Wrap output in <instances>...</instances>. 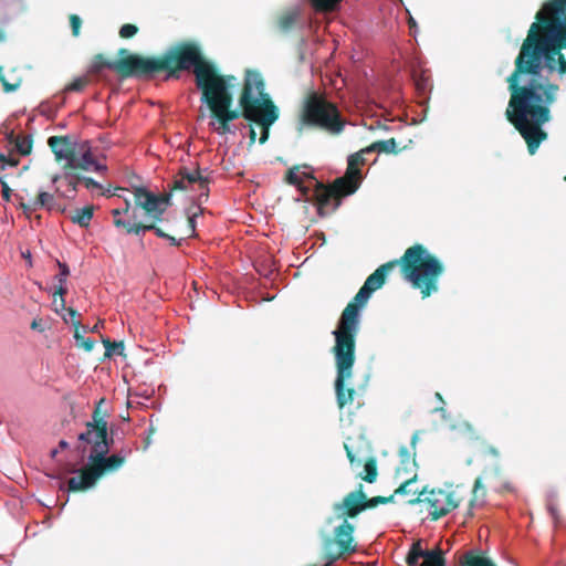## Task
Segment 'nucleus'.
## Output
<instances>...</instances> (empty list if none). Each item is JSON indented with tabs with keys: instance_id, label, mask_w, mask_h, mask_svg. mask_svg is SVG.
<instances>
[{
	"instance_id": "obj_1",
	"label": "nucleus",
	"mask_w": 566,
	"mask_h": 566,
	"mask_svg": "<svg viewBox=\"0 0 566 566\" xmlns=\"http://www.w3.org/2000/svg\"><path fill=\"white\" fill-rule=\"evenodd\" d=\"M520 53L515 69L506 78L510 101L506 119L516 128L534 155L547 133L542 126L551 120V106L559 90L542 76V61L549 71L559 65L560 50L566 49V0H551L536 13Z\"/></svg>"
},
{
	"instance_id": "obj_2",
	"label": "nucleus",
	"mask_w": 566,
	"mask_h": 566,
	"mask_svg": "<svg viewBox=\"0 0 566 566\" xmlns=\"http://www.w3.org/2000/svg\"><path fill=\"white\" fill-rule=\"evenodd\" d=\"M400 266L401 274L422 298L439 291V280L444 272L443 263L429 250L416 243L409 247L400 259L381 264L365 281L354 298L343 310L333 334L356 338L360 325V310L366 306L371 294L381 289L387 275Z\"/></svg>"
},
{
	"instance_id": "obj_3",
	"label": "nucleus",
	"mask_w": 566,
	"mask_h": 566,
	"mask_svg": "<svg viewBox=\"0 0 566 566\" xmlns=\"http://www.w3.org/2000/svg\"><path fill=\"white\" fill-rule=\"evenodd\" d=\"M211 92L200 99L209 109V127L220 136L234 134L231 123L243 117L249 123L261 127L260 144L266 143L270 127L277 120L280 111L265 91V82L259 71L247 70L239 106L233 107V95L228 94L223 86H213Z\"/></svg>"
},
{
	"instance_id": "obj_4",
	"label": "nucleus",
	"mask_w": 566,
	"mask_h": 566,
	"mask_svg": "<svg viewBox=\"0 0 566 566\" xmlns=\"http://www.w3.org/2000/svg\"><path fill=\"white\" fill-rule=\"evenodd\" d=\"M199 43L180 41L159 56H142L143 77H153L165 72L166 78H179L184 71L192 70L196 87L206 85L211 77V66Z\"/></svg>"
},
{
	"instance_id": "obj_5",
	"label": "nucleus",
	"mask_w": 566,
	"mask_h": 566,
	"mask_svg": "<svg viewBox=\"0 0 566 566\" xmlns=\"http://www.w3.org/2000/svg\"><path fill=\"white\" fill-rule=\"evenodd\" d=\"M300 124L305 127L323 130L332 136L340 135L347 124L336 103L325 94L310 92L300 111Z\"/></svg>"
},
{
	"instance_id": "obj_6",
	"label": "nucleus",
	"mask_w": 566,
	"mask_h": 566,
	"mask_svg": "<svg viewBox=\"0 0 566 566\" xmlns=\"http://www.w3.org/2000/svg\"><path fill=\"white\" fill-rule=\"evenodd\" d=\"M335 345L332 349L335 357L336 379L335 394L339 409L353 405L356 390L347 387V381L353 377V367L356 360V338L333 334Z\"/></svg>"
},
{
	"instance_id": "obj_7",
	"label": "nucleus",
	"mask_w": 566,
	"mask_h": 566,
	"mask_svg": "<svg viewBox=\"0 0 566 566\" xmlns=\"http://www.w3.org/2000/svg\"><path fill=\"white\" fill-rule=\"evenodd\" d=\"M365 153H368L366 148L350 155L347 160L345 175L336 178L332 185L316 184L315 196L319 210L328 207L332 199L337 201V207L340 198L353 195L359 188L363 179L359 166L366 163L364 158Z\"/></svg>"
},
{
	"instance_id": "obj_8",
	"label": "nucleus",
	"mask_w": 566,
	"mask_h": 566,
	"mask_svg": "<svg viewBox=\"0 0 566 566\" xmlns=\"http://www.w3.org/2000/svg\"><path fill=\"white\" fill-rule=\"evenodd\" d=\"M126 461L124 454H90L88 462L67 482L69 491L82 492L91 489L105 473L117 471Z\"/></svg>"
},
{
	"instance_id": "obj_9",
	"label": "nucleus",
	"mask_w": 566,
	"mask_h": 566,
	"mask_svg": "<svg viewBox=\"0 0 566 566\" xmlns=\"http://www.w3.org/2000/svg\"><path fill=\"white\" fill-rule=\"evenodd\" d=\"M355 526L349 521H342L333 534L322 536L323 566H333L338 559L357 552L358 545L354 537Z\"/></svg>"
},
{
	"instance_id": "obj_10",
	"label": "nucleus",
	"mask_w": 566,
	"mask_h": 566,
	"mask_svg": "<svg viewBox=\"0 0 566 566\" xmlns=\"http://www.w3.org/2000/svg\"><path fill=\"white\" fill-rule=\"evenodd\" d=\"M118 55L122 59L117 61L108 60L104 54L94 55L88 67V74L96 75L104 69L116 71L122 77H143L142 55L129 54L127 49H120Z\"/></svg>"
},
{
	"instance_id": "obj_11",
	"label": "nucleus",
	"mask_w": 566,
	"mask_h": 566,
	"mask_svg": "<svg viewBox=\"0 0 566 566\" xmlns=\"http://www.w3.org/2000/svg\"><path fill=\"white\" fill-rule=\"evenodd\" d=\"M460 502L461 499L455 491L443 489H423L416 499L409 501L410 504H424L432 521L449 514Z\"/></svg>"
},
{
	"instance_id": "obj_12",
	"label": "nucleus",
	"mask_w": 566,
	"mask_h": 566,
	"mask_svg": "<svg viewBox=\"0 0 566 566\" xmlns=\"http://www.w3.org/2000/svg\"><path fill=\"white\" fill-rule=\"evenodd\" d=\"M135 208H140L145 211L147 221L145 224H155L161 220L164 212L169 205L170 193L155 195L144 187H134L133 190Z\"/></svg>"
},
{
	"instance_id": "obj_13",
	"label": "nucleus",
	"mask_w": 566,
	"mask_h": 566,
	"mask_svg": "<svg viewBox=\"0 0 566 566\" xmlns=\"http://www.w3.org/2000/svg\"><path fill=\"white\" fill-rule=\"evenodd\" d=\"M333 511L337 518L342 521L355 518L366 511L364 485L359 484L355 491L347 493L340 502L334 503Z\"/></svg>"
},
{
	"instance_id": "obj_14",
	"label": "nucleus",
	"mask_w": 566,
	"mask_h": 566,
	"mask_svg": "<svg viewBox=\"0 0 566 566\" xmlns=\"http://www.w3.org/2000/svg\"><path fill=\"white\" fill-rule=\"evenodd\" d=\"M406 563L408 566H446L447 559L441 548L423 549L421 541H416L408 551Z\"/></svg>"
},
{
	"instance_id": "obj_15",
	"label": "nucleus",
	"mask_w": 566,
	"mask_h": 566,
	"mask_svg": "<svg viewBox=\"0 0 566 566\" xmlns=\"http://www.w3.org/2000/svg\"><path fill=\"white\" fill-rule=\"evenodd\" d=\"M284 180L289 185L297 187L305 201L314 202L317 205L315 190L316 184L321 182L315 179L311 171H301L300 166H294L286 171Z\"/></svg>"
},
{
	"instance_id": "obj_16",
	"label": "nucleus",
	"mask_w": 566,
	"mask_h": 566,
	"mask_svg": "<svg viewBox=\"0 0 566 566\" xmlns=\"http://www.w3.org/2000/svg\"><path fill=\"white\" fill-rule=\"evenodd\" d=\"M113 223L116 228L124 229L127 234L139 235L151 228L154 224H145L143 221H137L136 209H132L130 201L125 200V207L123 209H113Z\"/></svg>"
},
{
	"instance_id": "obj_17",
	"label": "nucleus",
	"mask_w": 566,
	"mask_h": 566,
	"mask_svg": "<svg viewBox=\"0 0 566 566\" xmlns=\"http://www.w3.org/2000/svg\"><path fill=\"white\" fill-rule=\"evenodd\" d=\"M108 427L86 426L85 431L78 434V440L91 446L90 454H107L114 442L113 438H108Z\"/></svg>"
},
{
	"instance_id": "obj_18",
	"label": "nucleus",
	"mask_w": 566,
	"mask_h": 566,
	"mask_svg": "<svg viewBox=\"0 0 566 566\" xmlns=\"http://www.w3.org/2000/svg\"><path fill=\"white\" fill-rule=\"evenodd\" d=\"M210 178L203 176L198 167L189 170L187 167H181L178 171L176 179L172 182L171 191L187 190L192 185H198L199 189L208 197Z\"/></svg>"
},
{
	"instance_id": "obj_19",
	"label": "nucleus",
	"mask_w": 566,
	"mask_h": 566,
	"mask_svg": "<svg viewBox=\"0 0 566 566\" xmlns=\"http://www.w3.org/2000/svg\"><path fill=\"white\" fill-rule=\"evenodd\" d=\"M48 145L57 163L65 161L63 169L66 170L72 165L73 157L76 155V145L72 143L69 136H51L48 139Z\"/></svg>"
},
{
	"instance_id": "obj_20",
	"label": "nucleus",
	"mask_w": 566,
	"mask_h": 566,
	"mask_svg": "<svg viewBox=\"0 0 566 566\" xmlns=\"http://www.w3.org/2000/svg\"><path fill=\"white\" fill-rule=\"evenodd\" d=\"M106 169L107 167L105 165L96 161L87 142L81 144L76 148V155L73 157V163L66 168V170H92L96 172H105Z\"/></svg>"
},
{
	"instance_id": "obj_21",
	"label": "nucleus",
	"mask_w": 566,
	"mask_h": 566,
	"mask_svg": "<svg viewBox=\"0 0 566 566\" xmlns=\"http://www.w3.org/2000/svg\"><path fill=\"white\" fill-rule=\"evenodd\" d=\"M303 27L302 10L297 7L283 10L275 18V29L284 35L290 34L294 30H302Z\"/></svg>"
},
{
	"instance_id": "obj_22",
	"label": "nucleus",
	"mask_w": 566,
	"mask_h": 566,
	"mask_svg": "<svg viewBox=\"0 0 566 566\" xmlns=\"http://www.w3.org/2000/svg\"><path fill=\"white\" fill-rule=\"evenodd\" d=\"M209 65L211 66V77L207 81L206 85L201 86L199 85L198 86V90L200 91V99H205V94L207 92H211V87L213 86H223L226 88V92L228 94H232L231 92V87H232V82L235 80V77L233 75H223L220 73L217 64L212 61L209 62Z\"/></svg>"
},
{
	"instance_id": "obj_23",
	"label": "nucleus",
	"mask_w": 566,
	"mask_h": 566,
	"mask_svg": "<svg viewBox=\"0 0 566 566\" xmlns=\"http://www.w3.org/2000/svg\"><path fill=\"white\" fill-rule=\"evenodd\" d=\"M459 566H496L486 552L469 549L459 557Z\"/></svg>"
},
{
	"instance_id": "obj_24",
	"label": "nucleus",
	"mask_w": 566,
	"mask_h": 566,
	"mask_svg": "<svg viewBox=\"0 0 566 566\" xmlns=\"http://www.w3.org/2000/svg\"><path fill=\"white\" fill-rule=\"evenodd\" d=\"M415 457L416 453H411L407 447L403 446L399 449L400 463L396 469V476L403 478L410 473H415L417 467Z\"/></svg>"
},
{
	"instance_id": "obj_25",
	"label": "nucleus",
	"mask_w": 566,
	"mask_h": 566,
	"mask_svg": "<svg viewBox=\"0 0 566 566\" xmlns=\"http://www.w3.org/2000/svg\"><path fill=\"white\" fill-rule=\"evenodd\" d=\"M7 140L9 142V144L14 146V148L21 156H28L32 151L33 138L31 135H15L13 132H11L10 134H8Z\"/></svg>"
},
{
	"instance_id": "obj_26",
	"label": "nucleus",
	"mask_w": 566,
	"mask_h": 566,
	"mask_svg": "<svg viewBox=\"0 0 566 566\" xmlns=\"http://www.w3.org/2000/svg\"><path fill=\"white\" fill-rule=\"evenodd\" d=\"M94 214V206H86L81 209H75L71 214L70 219L73 223L81 228H88L91 220Z\"/></svg>"
},
{
	"instance_id": "obj_27",
	"label": "nucleus",
	"mask_w": 566,
	"mask_h": 566,
	"mask_svg": "<svg viewBox=\"0 0 566 566\" xmlns=\"http://www.w3.org/2000/svg\"><path fill=\"white\" fill-rule=\"evenodd\" d=\"M367 151H377L385 154H397L399 150L397 149V143L395 138H389L385 140H377L373 143L370 146L366 147Z\"/></svg>"
},
{
	"instance_id": "obj_28",
	"label": "nucleus",
	"mask_w": 566,
	"mask_h": 566,
	"mask_svg": "<svg viewBox=\"0 0 566 566\" xmlns=\"http://www.w3.org/2000/svg\"><path fill=\"white\" fill-rule=\"evenodd\" d=\"M57 266L60 269V273L55 276L56 281L59 282V285L56 286V290L53 294V296H64L67 293V289L65 287V283L67 280V276L70 275V269L66 263H62L57 261Z\"/></svg>"
},
{
	"instance_id": "obj_29",
	"label": "nucleus",
	"mask_w": 566,
	"mask_h": 566,
	"mask_svg": "<svg viewBox=\"0 0 566 566\" xmlns=\"http://www.w3.org/2000/svg\"><path fill=\"white\" fill-rule=\"evenodd\" d=\"M358 476L367 483H374L378 476L377 461L374 457H369L364 463V472Z\"/></svg>"
},
{
	"instance_id": "obj_30",
	"label": "nucleus",
	"mask_w": 566,
	"mask_h": 566,
	"mask_svg": "<svg viewBox=\"0 0 566 566\" xmlns=\"http://www.w3.org/2000/svg\"><path fill=\"white\" fill-rule=\"evenodd\" d=\"M104 402H105L104 398L99 399L96 402L94 411L92 413V421H87L85 423L86 426L102 427L104 424V427H107V421H106L107 411L102 410V406L104 405Z\"/></svg>"
},
{
	"instance_id": "obj_31",
	"label": "nucleus",
	"mask_w": 566,
	"mask_h": 566,
	"mask_svg": "<svg viewBox=\"0 0 566 566\" xmlns=\"http://www.w3.org/2000/svg\"><path fill=\"white\" fill-rule=\"evenodd\" d=\"M54 202V196L46 191H40L35 198L32 199V208H46L51 209Z\"/></svg>"
},
{
	"instance_id": "obj_32",
	"label": "nucleus",
	"mask_w": 566,
	"mask_h": 566,
	"mask_svg": "<svg viewBox=\"0 0 566 566\" xmlns=\"http://www.w3.org/2000/svg\"><path fill=\"white\" fill-rule=\"evenodd\" d=\"M102 343L105 347V357H112L113 355L122 356L124 354L123 342H112L109 338H103Z\"/></svg>"
},
{
	"instance_id": "obj_33",
	"label": "nucleus",
	"mask_w": 566,
	"mask_h": 566,
	"mask_svg": "<svg viewBox=\"0 0 566 566\" xmlns=\"http://www.w3.org/2000/svg\"><path fill=\"white\" fill-rule=\"evenodd\" d=\"M311 6L317 12H332L337 6L342 2V0H308Z\"/></svg>"
},
{
	"instance_id": "obj_34",
	"label": "nucleus",
	"mask_w": 566,
	"mask_h": 566,
	"mask_svg": "<svg viewBox=\"0 0 566 566\" xmlns=\"http://www.w3.org/2000/svg\"><path fill=\"white\" fill-rule=\"evenodd\" d=\"M486 494L485 488L482 484V478H478L474 481L472 499L470 500V506H473L474 503L481 497L484 499Z\"/></svg>"
},
{
	"instance_id": "obj_35",
	"label": "nucleus",
	"mask_w": 566,
	"mask_h": 566,
	"mask_svg": "<svg viewBox=\"0 0 566 566\" xmlns=\"http://www.w3.org/2000/svg\"><path fill=\"white\" fill-rule=\"evenodd\" d=\"M64 179L67 182V186L73 190H77V185L82 182V175L76 170H65Z\"/></svg>"
},
{
	"instance_id": "obj_36",
	"label": "nucleus",
	"mask_w": 566,
	"mask_h": 566,
	"mask_svg": "<svg viewBox=\"0 0 566 566\" xmlns=\"http://www.w3.org/2000/svg\"><path fill=\"white\" fill-rule=\"evenodd\" d=\"M392 499H394V495H390V496L378 495V496L368 499L367 495L365 494V507H366V510L374 509V507L378 506L379 504H387V503L391 502Z\"/></svg>"
},
{
	"instance_id": "obj_37",
	"label": "nucleus",
	"mask_w": 566,
	"mask_h": 566,
	"mask_svg": "<svg viewBox=\"0 0 566 566\" xmlns=\"http://www.w3.org/2000/svg\"><path fill=\"white\" fill-rule=\"evenodd\" d=\"M88 83H90V78L87 76L76 77L65 87V91L66 92H82Z\"/></svg>"
},
{
	"instance_id": "obj_38",
	"label": "nucleus",
	"mask_w": 566,
	"mask_h": 566,
	"mask_svg": "<svg viewBox=\"0 0 566 566\" xmlns=\"http://www.w3.org/2000/svg\"><path fill=\"white\" fill-rule=\"evenodd\" d=\"M148 231H154L158 238L167 239L170 242V244L174 247H179L181 244V241L184 240V238L178 240L175 237L169 235L161 228H159L155 224H154V228L149 229Z\"/></svg>"
},
{
	"instance_id": "obj_39",
	"label": "nucleus",
	"mask_w": 566,
	"mask_h": 566,
	"mask_svg": "<svg viewBox=\"0 0 566 566\" xmlns=\"http://www.w3.org/2000/svg\"><path fill=\"white\" fill-rule=\"evenodd\" d=\"M138 32V28L135 24L126 23L123 24L119 29V36L122 39H130L135 36Z\"/></svg>"
},
{
	"instance_id": "obj_40",
	"label": "nucleus",
	"mask_w": 566,
	"mask_h": 566,
	"mask_svg": "<svg viewBox=\"0 0 566 566\" xmlns=\"http://www.w3.org/2000/svg\"><path fill=\"white\" fill-rule=\"evenodd\" d=\"M69 20H70V24H71V29H72V35L75 38L78 36L80 31H81V25H82L81 18L77 14L73 13V14H70Z\"/></svg>"
},
{
	"instance_id": "obj_41",
	"label": "nucleus",
	"mask_w": 566,
	"mask_h": 566,
	"mask_svg": "<svg viewBox=\"0 0 566 566\" xmlns=\"http://www.w3.org/2000/svg\"><path fill=\"white\" fill-rule=\"evenodd\" d=\"M416 479H417V474L416 473H413V475L410 476V478H406L403 480V482L395 490V493L392 495L395 496L397 494H400V495L407 494L408 493V490H407L408 485L411 484L412 482H415Z\"/></svg>"
},
{
	"instance_id": "obj_42",
	"label": "nucleus",
	"mask_w": 566,
	"mask_h": 566,
	"mask_svg": "<svg viewBox=\"0 0 566 566\" xmlns=\"http://www.w3.org/2000/svg\"><path fill=\"white\" fill-rule=\"evenodd\" d=\"M199 209V212H192L191 214H188L187 216V228H188V234L187 237H192L195 234V230H196V221H195V218L201 213V209Z\"/></svg>"
},
{
	"instance_id": "obj_43",
	"label": "nucleus",
	"mask_w": 566,
	"mask_h": 566,
	"mask_svg": "<svg viewBox=\"0 0 566 566\" xmlns=\"http://www.w3.org/2000/svg\"><path fill=\"white\" fill-rule=\"evenodd\" d=\"M0 184H1V192H2V198L7 201L10 200V196H11V188L8 186V184L4 181V175H1L0 174Z\"/></svg>"
},
{
	"instance_id": "obj_44",
	"label": "nucleus",
	"mask_w": 566,
	"mask_h": 566,
	"mask_svg": "<svg viewBox=\"0 0 566 566\" xmlns=\"http://www.w3.org/2000/svg\"><path fill=\"white\" fill-rule=\"evenodd\" d=\"M19 163H20L19 158H15L12 156H9V157L6 156V160L2 161V164H0V174L2 175V171L6 169V166L17 167L19 165Z\"/></svg>"
},
{
	"instance_id": "obj_45",
	"label": "nucleus",
	"mask_w": 566,
	"mask_h": 566,
	"mask_svg": "<svg viewBox=\"0 0 566 566\" xmlns=\"http://www.w3.org/2000/svg\"><path fill=\"white\" fill-rule=\"evenodd\" d=\"M82 182L87 189H101L102 186L90 177L82 176Z\"/></svg>"
},
{
	"instance_id": "obj_46",
	"label": "nucleus",
	"mask_w": 566,
	"mask_h": 566,
	"mask_svg": "<svg viewBox=\"0 0 566 566\" xmlns=\"http://www.w3.org/2000/svg\"><path fill=\"white\" fill-rule=\"evenodd\" d=\"M345 450L352 465L360 464L361 461L355 455L354 451L348 444H345Z\"/></svg>"
},
{
	"instance_id": "obj_47",
	"label": "nucleus",
	"mask_w": 566,
	"mask_h": 566,
	"mask_svg": "<svg viewBox=\"0 0 566 566\" xmlns=\"http://www.w3.org/2000/svg\"><path fill=\"white\" fill-rule=\"evenodd\" d=\"M0 83L2 84L3 91L7 93L14 92L20 86V82L11 84L6 77Z\"/></svg>"
},
{
	"instance_id": "obj_48",
	"label": "nucleus",
	"mask_w": 566,
	"mask_h": 566,
	"mask_svg": "<svg viewBox=\"0 0 566 566\" xmlns=\"http://www.w3.org/2000/svg\"><path fill=\"white\" fill-rule=\"evenodd\" d=\"M53 305H54V310H55L56 313H59L60 311L66 310L65 300L63 298V296H60V301L59 302H57L56 298H54Z\"/></svg>"
},
{
	"instance_id": "obj_49",
	"label": "nucleus",
	"mask_w": 566,
	"mask_h": 566,
	"mask_svg": "<svg viewBox=\"0 0 566 566\" xmlns=\"http://www.w3.org/2000/svg\"><path fill=\"white\" fill-rule=\"evenodd\" d=\"M253 123H249V127H250V130H249V145H253L256 140V132L254 129V127L252 126Z\"/></svg>"
},
{
	"instance_id": "obj_50",
	"label": "nucleus",
	"mask_w": 566,
	"mask_h": 566,
	"mask_svg": "<svg viewBox=\"0 0 566 566\" xmlns=\"http://www.w3.org/2000/svg\"><path fill=\"white\" fill-rule=\"evenodd\" d=\"M94 345H95V342L92 338H85V340H83L81 347H83L86 352H91V350H93Z\"/></svg>"
},
{
	"instance_id": "obj_51",
	"label": "nucleus",
	"mask_w": 566,
	"mask_h": 566,
	"mask_svg": "<svg viewBox=\"0 0 566 566\" xmlns=\"http://www.w3.org/2000/svg\"><path fill=\"white\" fill-rule=\"evenodd\" d=\"M31 205H32V199H30L28 202L20 203V206L24 212H34L40 209V208H32Z\"/></svg>"
},
{
	"instance_id": "obj_52",
	"label": "nucleus",
	"mask_w": 566,
	"mask_h": 566,
	"mask_svg": "<svg viewBox=\"0 0 566 566\" xmlns=\"http://www.w3.org/2000/svg\"><path fill=\"white\" fill-rule=\"evenodd\" d=\"M31 328L39 332H44V328L42 327V319L41 318H34L31 323Z\"/></svg>"
},
{
	"instance_id": "obj_53",
	"label": "nucleus",
	"mask_w": 566,
	"mask_h": 566,
	"mask_svg": "<svg viewBox=\"0 0 566 566\" xmlns=\"http://www.w3.org/2000/svg\"><path fill=\"white\" fill-rule=\"evenodd\" d=\"M560 74L566 73V59L564 55H559V67H557Z\"/></svg>"
},
{
	"instance_id": "obj_54",
	"label": "nucleus",
	"mask_w": 566,
	"mask_h": 566,
	"mask_svg": "<svg viewBox=\"0 0 566 566\" xmlns=\"http://www.w3.org/2000/svg\"><path fill=\"white\" fill-rule=\"evenodd\" d=\"M74 326V335H82L80 329L83 328L84 332H86V327L82 326L80 321H73Z\"/></svg>"
},
{
	"instance_id": "obj_55",
	"label": "nucleus",
	"mask_w": 566,
	"mask_h": 566,
	"mask_svg": "<svg viewBox=\"0 0 566 566\" xmlns=\"http://www.w3.org/2000/svg\"><path fill=\"white\" fill-rule=\"evenodd\" d=\"M548 511H549L552 517L554 518V521L557 522L558 521V515H557V509L555 507V505L549 503L548 504Z\"/></svg>"
},
{
	"instance_id": "obj_56",
	"label": "nucleus",
	"mask_w": 566,
	"mask_h": 566,
	"mask_svg": "<svg viewBox=\"0 0 566 566\" xmlns=\"http://www.w3.org/2000/svg\"><path fill=\"white\" fill-rule=\"evenodd\" d=\"M65 311H67V314L72 317V318H75L77 315H78V312L76 310H74L73 307H69L66 308Z\"/></svg>"
},
{
	"instance_id": "obj_57",
	"label": "nucleus",
	"mask_w": 566,
	"mask_h": 566,
	"mask_svg": "<svg viewBox=\"0 0 566 566\" xmlns=\"http://www.w3.org/2000/svg\"><path fill=\"white\" fill-rule=\"evenodd\" d=\"M74 338L76 340L77 346H82L83 340H85V337L83 335H74Z\"/></svg>"
},
{
	"instance_id": "obj_58",
	"label": "nucleus",
	"mask_w": 566,
	"mask_h": 566,
	"mask_svg": "<svg viewBox=\"0 0 566 566\" xmlns=\"http://www.w3.org/2000/svg\"><path fill=\"white\" fill-rule=\"evenodd\" d=\"M101 325H103V322H102V321H99L97 324H95V325L92 327L91 332H92V333L97 332Z\"/></svg>"
},
{
	"instance_id": "obj_59",
	"label": "nucleus",
	"mask_w": 566,
	"mask_h": 566,
	"mask_svg": "<svg viewBox=\"0 0 566 566\" xmlns=\"http://www.w3.org/2000/svg\"><path fill=\"white\" fill-rule=\"evenodd\" d=\"M417 441H418V434L413 433V436L411 438V446H412L413 449L416 447Z\"/></svg>"
},
{
	"instance_id": "obj_60",
	"label": "nucleus",
	"mask_w": 566,
	"mask_h": 566,
	"mask_svg": "<svg viewBox=\"0 0 566 566\" xmlns=\"http://www.w3.org/2000/svg\"><path fill=\"white\" fill-rule=\"evenodd\" d=\"M59 447H60L61 449H66V448L69 447V443H67L65 440H61V441L59 442Z\"/></svg>"
},
{
	"instance_id": "obj_61",
	"label": "nucleus",
	"mask_w": 566,
	"mask_h": 566,
	"mask_svg": "<svg viewBox=\"0 0 566 566\" xmlns=\"http://www.w3.org/2000/svg\"><path fill=\"white\" fill-rule=\"evenodd\" d=\"M6 39V32L3 30H0V42L4 41Z\"/></svg>"
},
{
	"instance_id": "obj_62",
	"label": "nucleus",
	"mask_w": 566,
	"mask_h": 566,
	"mask_svg": "<svg viewBox=\"0 0 566 566\" xmlns=\"http://www.w3.org/2000/svg\"><path fill=\"white\" fill-rule=\"evenodd\" d=\"M490 451H491V453H492L493 455H499V452H497V450H496V449L491 448V449H490Z\"/></svg>"
},
{
	"instance_id": "obj_63",
	"label": "nucleus",
	"mask_w": 566,
	"mask_h": 566,
	"mask_svg": "<svg viewBox=\"0 0 566 566\" xmlns=\"http://www.w3.org/2000/svg\"><path fill=\"white\" fill-rule=\"evenodd\" d=\"M4 78L3 76V67L0 66V82Z\"/></svg>"
},
{
	"instance_id": "obj_64",
	"label": "nucleus",
	"mask_w": 566,
	"mask_h": 566,
	"mask_svg": "<svg viewBox=\"0 0 566 566\" xmlns=\"http://www.w3.org/2000/svg\"><path fill=\"white\" fill-rule=\"evenodd\" d=\"M6 160V155H3L2 153H0V163L2 164V161Z\"/></svg>"
}]
</instances>
